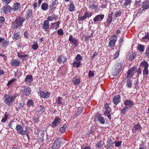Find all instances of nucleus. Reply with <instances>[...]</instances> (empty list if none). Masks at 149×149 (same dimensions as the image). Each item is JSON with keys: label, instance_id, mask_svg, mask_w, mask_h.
I'll use <instances>...</instances> for the list:
<instances>
[{"label": "nucleus", "instance_id": "40", "mask_svg": "<svg viewBox=\"0 0 149 149\" xmlns=\"http://www.w3.org/2000/svg\"><path fill=\"white\" fill-rule=\"evenodd\" d=\"M141 64V66L144 68V69L148 68L149 66V64L147 62H142Z\"/></svg>", "mask_w": 149, "mask_h": 149}, {"label": "nucleus", "instance_id": "32", "mask_svg": "<svg viewBox=\"0 0 149 149\" xmlns=\"http://www.w3.org/2000/svg\"><path fill=\"white\" fill-rule=\"evenodd\" d=\"M20 38L21 36L19 32H17L14 33L13 37V39H14L16 40H18L20 39Z\"/></svg>", "mask_w": 149, "mask_h": 149}, {"label": "nucleus", "instance_id": "24", "mask_svg": "<svg viewBox=\"0 0 149 149\" xmlns=\"http://www.w3.org/2000/svg\"><path fill=\"white\" fill-rule=\"evenodd\" d=\"M32 10L31 9L28 10L26 11V19H28L31 18L32 15Z\"/></svg>", "mask_w": 149, "mask_h": 149}, {"label": "nucleus", "instance_id": "34", "mask_svg": "<svg viewBox=\"0 0 149 149\" xmlns=\"http://www.w3.org/2000/svg\"><path fill=\"white\" fill-rule=\"evenodd\" d=\"M121 11L119 10H117L114 13V15L113 16L114 19L116 18V17L119 16L121 15Z\"/></svg>", "mask_w": 149, "mask_h": 149}, {"label": "nucleus", "instance_id": "59", "mask_svg": "<svg viewBox=\"0 0 149 149\" xmlns=\"http://www.w3.org/2000/svg\"><path fill=\"white\" fill-rule=\"evenodd\" d=\"M119 50H117L116 53L114 56V59H116L119 56Z\"/></svg>", "mask_w": 149, "mask_h": 149}, {"label": "nucleus", "instance_id": "54", "mask_svg": "<svg viewBox=\"0 0 149 149\" xmlns=\"http://www.w3.org/2000/svg\"><path fill=\"white\" fill-rule=\"evenodd\" d=\"M7 113H6L4 114L3 118L2 119L1 121L2 122H5L8 118V116L6 114Z\"/></svg>", "mask_w": 149, "mask_h": 149}, {"label": "nucleus", "instance_id": "39", "mask_svg": "<svg viewBox=\"0 0 149 149\" xmlns=\"http://www.w3.org/2000/svg\"><path fill=\"white\" fill-rule=\"evenodd\" d=\"M149 40V33H147L145 36L143 37L142 41L143 42L147 41Z\"/></svg>", "mask_w": 149, "mask_h": 149}, {"label": "nucleus", "instance_id": "37", "mask_svg": "<svg viewBox=\"0 0 149 149\" xmlns=\"http://www.w3.org/2000/svg\"><path fill=\"white\" fill-rule=\"evenodd\" d=\"M72 65L73 66V67H74L78 68L81 65V62H79L77 61H75L72 63Z\"/></svg>", "mask_w": 149, "mask_h": 149}, {"label": "nucleus", "instance_id": "64", "mask_svg": "<svg viewBox=\"0 0 149 149\" xmlns=\"http://www.w3.org/2000/svg\"><path fill=\"white\" fill-rule=\"evenodd\" d=\"M146 54L147 57L149 56V45L148 46L146 49Z\"/></svg>", "mask_w": 149, "mask_h": 149}, {"label": "nucleus", "instance_id": "62", "mask_svg": "<svg viewBox=\"0 0 149 149\" xmlns=\"http://www.w3.org/2000/svg\"><path fill=\"white\" fill-rule=\"evenodd\" d=\"M88 76L89 77H93L94 76V72L93 71L90 70L88 73Z\"/></svg>", "mask_w": 149, "mask_h": 149}, {"label": "nucleus", "instance_id": "47", "mask_svg": "<svg viewBox=\"0 0 149 149\" xmlns=\"http://www.w3.org/2000/svg\"><path fill=\"white\" fill-rule=\"evenodd\" d=\"M5 20L4 17H0V27H1L3 24V22Z\"/></svg>", "mask_w": 149, "mask_h": 149}, {"label": "nucleus", "instance_id": "63", "mask_svg": "<svg viewBox=\"0 0 149 149\" xmlns=\"http://www.w3.org/2000/svg\"><path fill=\"white\" fill-rule=\"evenodd\" d=\"M15 79H12L11 80H10L8 82L7 84V86H8L12 85Z\"/></svg>", "mask_w": 149, "mask_h": 149}, {"label": "nucleus", "instance_id": "45", "mask_svg": "<svg viewBox=\"0 0 149 149\" xmlns=\"http://www.w3.org/2000/svg\"><path fill=\"white\" fill-rule=\"evenodd\" d=\"M75 59L77 61L81 62V61L83 59V58L80 55L78 54L77 55Z\"/></svg>", "mask_w": 149, "mask_h": 149}, {"label": "nucleus", "instance_id": "42", "mask_svg": "<svg viewBox=\"0 0 149 149\" xmlns=\"http://www.w3.org/2000/svg\"><path fill=\"white\" fill-rule=\"evenodd\" d=\"M84 15L86 19L91 17L93 15V13L92 12H85L84 13Z\"/></svg>", "mask_w": 149, "mask_h": 149}, {"label": "nucleus", "instance_id": "11", "mask_svg": "<svg viewBox=\"0 0 149 149\" xmlns=\"http://www.w3.org/2000/svg\"><path fill=\"white\" fill-rule=\"evenodd\" d=\"M136 68L135 67H132L129 69L127 72V78L130 79L133 75L134 72Z\"/></svg>", "mask_w": 149, "mask_h": 149}, {"label": "nucleus", "instance_id": "16", "mask_svg": "<svg viewBox=\"0 0 149 149\" xmlns=\"http://www.w3.org/2000/svg\"><path fill=\"white\" fill-rule=\"evenodd\" d=\"M10 64L13 66L17 67L19 66L20 62L19 60L15 59L11 61Z\"/></svg>", "mask_w": 149, "mask_h": 149}, {"label": "nucleus", "instance_id": "30", "mask_svg": "<svg viewBox=\"0 0 149 149\" xmlns=\"http://www.w3.org/2000/svg\"><path fill=\"white\" fill-rule=\"evenodd\" d=\"M26 105L28 107H33L34 102L31 99L29 100L27 103Z\"/></svg>", "mask_w": 149, "mask_h": 149}, {"label": "nucleus", "instance_id": "56", "mask_svg": "<svg viewBox=\"0 0 149 149\" xmlns=\"http://www.w3.org/2000/svg\"><path fill=\"white\" fill-rule=\"evenodd\" d=\"M8 44V42L7 40H3V41L2 45L3 47H6L7 46Z\"/></svg>", "mask_w": 149, "mask_h": 149}, {"label": "nucleus", "instance_id": "25", "mask_svg": "<svg viewBox=\"0 0 149 149\" xmlns=\"http://www.w3.org/2000/svg\"><path fill=\"white\" fill-rule=\"evenodd\" d=\"M2 9L4 12L7 13L10 12L12 8L9 5H6L4 6Z\"/></svg>", "mask_w": 149, "mask_h": 149}, {"label": "nucleus", "instance_id": "26", "mask_svg": "<svg viewBox=\"0 0 149 149\" xmlns=\"http://www.w3.org/2000/svg\"><path fill=\"white\" fill-rule=\"evenodd\" d=\"M136 54L135 53L131 52L129 53L128 56V59L130 61H132L135 58Z\"/></svg>", "mask_w": 149, "mask_h": 149}, {"label": "nucleus", "instance_id": "4", "mask_svg": "<svg viewBox=\"0 0 149 149\" xmlns=\"http://www.w3.org/2000/svg\"><path fill=\"white\" fill-rule=\"evenodd\" d=\"M16 130L18 134L22 135H23L25 133H26V130H24L23 127L20 124H18L16 125Z\"/></svg>", "mask_w": 149, "mask_h": 149}, {"label": "nucleus", "instance_id": "8", "mask_svg": "<svg viewBox=\"0 0 149 149\" xmlns=\"http://www.w3.org/2000/svg\"><path fill=\"white\" fill-rule=\"evenodd\" d=\"M149 8V0H146L142 4V6L140 10L143 12L144 9H148Z\"/></svg>", "mask_w": 149, "mask_h": 149}, {"label": "nucleus", "instance_id": "29", "mask_svg": "<svg viewBox=\"0 0 149 149\" xmlns=\"http://www.w3.org/2000/svg\"><path fill=\"white\" fill-rule=\"evenodd\" d=\"M20 6V4L18 3H16L14 4L13 6V10L15 11L18 10Z\"/></svg>", "mask_w": 149, "mask_h": 149}, {"label": "nucleus", "instance_id": "27", "mask_svg": "<svg viewBox=\"0 0 149 149\" xmlns=\"http://www.w3.org/2000/svg\"><path fill=\"white\" fill-rule=\"evenodd\" d=\"M97 117L98 120L101 124H103L105 122V119L100 115L98 114L97 115Z\"/></svg>", "mask_w": 149, "mask_h": 149}, {"label": "nucleus", "instance_id": "44", "mask_svg": "<svg viewBox=\"0 0 149 149\" xmlns=\"http://www.w3.org/2000/svg\"><path fill=\"white\" fill-rule=\"evenodd\" d=\"M66 126L67 125L66 124H64L62 127L60 128V131L61 133H63L65 132Z\"/></svg>", "mask_w": 149, "mask_h": 149}, {"label": "nucleus", "instance_id": "14", "mask_svg": "<svg viewBox=\"0 0 149 149\" xmlns=\"http://www.w3.org/2000/svg\"><path fill=\"white\" fill-rule=\"evenodd\" d=\"M61 24L60 21H57L51 24V27L52 29L56 30L59 28V25Z\"/></svg>", "mask_w": 149, "mask_h": 149}, {"label": "nucleus", "instance_id": "61", "mask_svg": "<svg viewBox=\"0 0 149 149\" xmlns=\"http://www.w3.org/2000/svg\"><path fill=\"white\" fill-rule=\"evenodd\" d=\"M28 57V55L24 54L21 59H22L23 61L26 60L27 59Z\"/></svg>", "mask_w": 149, "mask_h": 149}, {"label": "nucleus", "instance_id": "18", "mask_svg": "<svg viewBox=\"0 0 149 149\" xmlns=\"http://www.w3.org/2000/svg\"><path fill=\"white\" fill-rule=\"evenodd\" d=\"M124 104L125 106H127L130 108L132 107L134 104L133 102L129 100H126L124 102Z\"/></svg>", "mask_w": 149, "mask_h": 149}, {"label": "nucleus", "instance_id": "5", "mask_svg": "<svg viewBox=\"0 0 149 149\" xmlns=\"http://www.w3.org/2000/svg\"><path fill=\"white\" fill-rule=\"evenodd\" d=\"M60 118L57 116L55 117L52 123L51 126L52 127L54 128L55 127L58 126L61 123Z\"/></svg>", "mask_w": 149, "mask_h": 149}, {"label": "nucleus", "instance_id": "19", "mask_svg": "<svg viewBox=\"0 0 149 149\" xmlns=\"http://www.w3.org/2000/svg\"><path fill=\"white\" fill-rule=\"evenodd\" d=\"M63 63L65 62L67 60L65 56H63L62 55H60L58 57L57 59L58 62L60 64L62 63L63 61Z\"/></svg>", "mask_w": 149, "mask_h": 149}, {"label": "nucleus", "instance_id": "48", "mask_svg": "<svg viewBox=\"0 0 149 149\" xmlns=\"http://www.w3.org/2000/svg\"><path fill=\"white\" fill-rule=\"evenodd\" d=\"M80 82V79H76L73 81V84L74 85L76 86L79 84Z\"/></svg>", "mask_w": 149, "mask_h": 149}, {"label": "nucleus", "instance_id": "9", "mask_svg": "<svg viewBox=\"0 0 149 149\" xmlns=\"http://www.w3.org/2000/svg\"><path fill=\"white\" fill-rule=\"evenodd\" d=\"M104 15L103 14L97 15L93 19V20L94 22L96 23L101 21L104 19Z\"/></svg>", "mask_w": 149, "mask_h": 149}, {"label": "nucleus", "instance_id": "55", "mask_svg": "<svg viewBox=\"0 0 149 149\" xmlns=\"http://www.w3.org/2000/svg\"><path fill=\"white\" fill-rule=\"evenodd\" d=\"M110 112L109 111H105L104 114L106 116H107L108 117V118L109 120H110L111 119V116H110Z\"/></svg>", "mask_w": 149, "mask_h": 149}, {"label": "nucleus", "instance_id": "1", "mask_svg": "<svg viewBox=\"0 0 149 149\" xmlns=\"http://www.w3.org/2000/svg\"><path fill=\"white\" fill-rule=\"evenodd\" d=\"M25 20V19L23 17H18L13 23V25L15 28L17 29L22 26V24Z\"/></svg>", "mask_w": 149, "mask_h": 149}, {"label": "nucleus", "instance_id": "52", "mask_svg": "<svg viewBox=\"0 0 149 149\" xmlns=\"http://www.w3.org/2000/svg\"><path fill=\"white\" fill-rule=\"evenodd\" d=\"M57 33L60 36H62L64 34L63 31L61 29H60L57 30Z\"/></svg>", "mask_w": 149, "mask_h": 149}, {"label": "nucleus", "instance_id": "12", "mask_svg": "<svg viewBox=\"0 0 149 149\" xmlns=\"http://www.w3.org/2000/svg\"><path fill=\"white\" fill-rule=\"evenodd\" d=\"M113 12H111V14L108 15V16L107 18V21L106 23L107 24L108 26H109L112 21L113 19Z\"/></svg>", "mask_w": 149, "mask_h": 149}, {"label": "nucleus", "instance_id": "3", "mask_svg": "<svg viewBox=\"0 0 149 149\" xmlns=\"http://www.w3.org/2000/svg\"><path fill=\"white\" fill-rule=\"evenodd\" d=\"M122 64L121 63H116L115 66V69L112 72V74L114 76L117 75L121 72L122 70Z\"/></svg>", "mask_w": 149, "mask_h": 149}, {"label": "nucleus", "instance_id": "53", "mask_svg": "<svg viewBox=\"0 0 149 149\" xmlns=\"http://www.w3.org/2000/svg\"><path fill=\"white\" fill-rule=\"evenodd\" d=\"M86 19V18L84 15L83 16H79L78 19L79 21H82Z\"/></svg>", "mask_w": 149, "mask_h": 149}, {"label": "nucleus", "instance_id": "6", "mask_svg": "<svg viewBox=\"0 0 149 149\" xmlns=\"http://www.w3.org/2000/svg\"><path fill=\"white\" fill-rule=\"evenodd\" d=\"M68 40L71 44L74 45L75 47H77L79 45L77 40L73 37L71 34L70 35Z\"/></svg>", "mask_w": 149, "mask_h": 149}, {"label": "nucleus", "instance_id": "7", "mask_svg": "<svg viewBox=\"0 0 149 149\" xmlns=\"http://www.w3.org/2000/svg\"><path fill=\"white\" fill-rule=\"evenodd\" d=\"M63 143H61V141L60 139H56L54 141L52 148L53 149H57Z\"/></svg>", "mask_w": 149, "mask_h": 149}, {"label": "nucleus", "instance_id": "31", "mask_svg": "<svg viewBox=\"0 0 149 149\" xmlns=\"http://www.w3.org/2000/svg\"><path fill=\"white\" fill-rule=\"evenodd\" d=\"M89 6L90 8L92 10H96L98 8V5L96 4H89Z\"/></svg>", "mask_w": 149, "mask_h": 149}, {"label": "nucleus", "instance_id": "13", "mask_svg": "<svg viewBox=\"0 0 149 149\" xmlns=\"http://www.w3.org/2000/svg\"><path fill=\"white\" fill-rule=\"evenodd\" d=\"M42 28L45 31H47L49 28V22L48 20L44 21L43 24H42Z\"/></svg>", "mask_w": 149, "mask_h": 149}, {"label": "nucleus", "instance_id": "41", "mask_svg": "<svg viewBox=\"0 0 149 149\" xmlns=\"http://www.w3.org/2000/svg\"><path fill=\"white\" fill-rule=\"evenodd\" d=\"M68 9L70 11L72 12L75 10V8L74 4L71 3Z\"/></svg>", "mask_w": 149, "mask_h": 149}, {"label": "nucleus", "instance_id": "22", "mask_svg": "<svg viewBox=\"0 0 149 149\" xmlns=\"http://www.w3.org/2000/svg\"><path fill=\"white\" fill-rule=\"evenodd\" d=\"M107 149H112V146H114V142L111 139H109L107 141Z\"/></svg>", "mask_w": 149, "mask_h": 149}, {"label": "nucleus", "instance_id": "28", "mask_svg": "<svg viewBox=\"0 0 149 149\" xmlns=\"http://www.w3.org/2000/svg\"><path fill=\"white\" fill-rule=\"evenodd\" d=\"M48 8V4L45 2L42 3L41 6V8L42 10L44 11L47 10Z\"/></svg>", "mask_w": 149, "mask_h": 149}, {"label": "nucleus", "instance_id": "21", "mask_svg": "<svg viewBox=\"0 0 149 149\" xmlns=\"http://www.w3.org/2000/svg\"><path fill=\"white\" fill-rule=\"evenodd\" d=\"M33 80L32 76L30 75L26 76L24 81L26 84L31 83Z\"/></svg>", "mask_w": 149, "mask_h": 149}, {"label": "nucleus", "instance_id": "58", "mask_svg": "<svg viewBox=\"0 0 149 149\" xmlns=\"http://www.w3.org/2000/svg\"><path fill=\"white\" fill-rule=\"evenodd\" d=\"M58 3V1L57 0H53V1L52 2L50 6H52V7H53L54 6L57 4Z\"/></svg>", "mask_w": 149, "mask_h": 149}, {"label": "nucleus", "instance_id": "43", "mask_svg": "<svg viewBox=\"0 0 149 149\" xmlns=\"http://www.w3.org/2000/svg\"><path fill=\"white\" fill-rule=\"evenodd\" d=\"M104 144V142L103 141H100L97 143H96V145L98 148H101Z\"/></svg>", "mask_w": 149, "mask_h": 149}, {"label": "nucleus", "instance_id": "50", "mask_svg": "<svg viewBox=\"0 0 149 149\" xmlns=\"http://www.w3.org/2000/svg\"><path fill=\"white\" fill-rule=\"evenodd\" d=\"M105 108L106 111L110 112L111 111V109L109 107V104L106 103L105 104Z\"/></svg>", "mask_w": 149, "mask_h": 149}, {"label": "nucleus", "instance_id": "23", "mask_svg": "<svg viewBox=\"0 0 149 149\" xmlns=\"http://www.w3.org/2000/svg\"><path fill=\"white\" fill-rule=\"evenodd\" d=\"M58 18V16L56 15L53 14L52 15H50L47 18V20L48 21H52L54 20H56Z\"/></svg>", "mask_w": 149, "mask_h": 149}, {"label": "nucleus", "instance_id": "15", "mask_svg": "<svg viewBox=\"0 0 149 149\" xmlns=\"http://www.w3.org/2000/svg\"><path fill=\"white\" fill-rule=\"evenodd\" d=\"M39 93L40 97L42 98L47 99L49 96L50 94L48 92H45L40 91Z\"/></svg>", "mask_w": 149, "mask_h": 149}, {"label": "nucleus", "instance_id": "10", "mask_svg": "<svg viewBox=\"0 0 149 149\" xmlns=\"http://www.w3.org/2000/svg\"><path fill=\"white\" fill-rule=\"evenodd\" d=\"M22 87H24L22 92V94L24 95V96H28L31 93V89L28 87H25L24 86Z\"/></svg>", "mask_w": 149, "mask_h": 149}, {"label": "nucleus", "instance_id": "57", "mask_svg": "<svg viewBox=\"0 0 149 149\" xmlns=\"http://www.w3.org/2000/svg\"><path fill=\"white\" fill-rule=\"evenodd\" d=\"M32 47L33 49L36 50L38 48V44H33L32 45Z\"/></svg>", "mask_w": 149, "mask_h": 149}, {"label": "nucleus", "instance_id": "60", "mask_svg": "<svg viewBox=\"0 0 149 149\" xmlns=\"http://www.w3.org/2000/svg\"><path fill=\"white\" fill-rule=\"evenodd\" d=\"M148 68L144 69L143 70V74L144 75H148Z\"/></svg>", "mask_w": 149, "mask_h": 149}, {"label": "nucleus", "instance_id": "51", "mask_svg": "<svg viewBox=\"0 0 149 149\" xmlns=\"http://www.w3.org/2000/svg\"><path fill=\"white\" fill-rule=\"evenodd\" d=\"M114 143L116 147H118L121 145L122 142L121 141H116L114 142Z\"/></svg>", "mask_w": 149, "mask_h": 149}, {"label": "nucleus", "instance_id": "33", "mask_svg": "<svg viewBox=\"0 0 149 149\" xmlns=\"http://www.w3.org/2000/svg\"><path fill=\"white\" fill-rule=\"evenodd\" d=\"M138 50L141 52H143L144 50V46L141 44H139L137 46Z\"/></svg>", "mask_w": 149, "mask_h": 149}, {"label": "nucleus", "instance_id": "36", "mask_svg": "<svg viewBox=\"0 0 149 149\" xmlns=\"http://www.w3.org/2000/svg\"><path fill=\"white\" fill-rule=\"evenodd\" d=\"M141 128V127L139 124L136 125L134 126L132 131L134 132H135L137 131L140 130Z\"/></svg>", "mask_w": 149, "mask_h": 149}, {"label": "nucleus", "instance_id": "46", "mask_svg": "<svg viewBox=\"0 0 149 149\" xmlns=\"http://www.w3.org/2000/svg\"><path fill=\"white\" fill-rule=\"evenodd\" d=\"M62 98L61 97H58L57 99V104L59 106L61 104H62L63 102L62 101Z\"/></svg>", "mask_w": 149, "mask_h": 149}, {"label": "nucleus", "instance_id": "35", "mask_svg": "<svg viewBox=\"0 0 149 149\" xmlns=\"http://www.w3.org/2000/svg\"><path fill=\"white\" fill-rule=\"evenodd\" d=\"M37 111L38 112H44L45 111V107L43 105H40L37 108Z\"/></svg>", "mask_w": 149, "mask_h": 149}, {"label": "nucleus", "instance_id": "38", "mask_svg": "<svg viewBox=\"0 0 149 149\" xmlns=\"http://www.w3.org/2000/svg\"><path fill=\"white\" fill-rule=\"evenodd\" d=\"M132 80L130 79H128L126 82V85L127 88H131L132 87Z\"/></svg>", "mask_w": 149, "mask_h": 149}, {"label": "nucleus", "instance_id": "17", "mask_svg": "<svg viewBox=\"0 0 149 149\" xmlns=\"http://www.w3.org/2000/svg\"><path fill=\"white\" fill-rule=\"evenodd\" d=\"M120 96L119 95L115 96L113 98V103L116 105L118 104L120 101Z\"/></svg>", "mask_w": 149, "mask_h": 149}, {"label": "nucleus", "instance_id": "20", "mask_svg": "<svg viewBox=\"0 0 149 149\" xmlns=\"http://www.w3.org/2000/svg\"><path fill=\"white\" fill-rule=\"evenodd\" d=\"M113 36L116 37V38H117V37L116 36L114 35ZM117 40V39L111 40L109 43V47L110 48L113 47L115 45V44Z\"/></svg>", "mask_w": 149, "mask_h": 149}, {"label": "nucleus", "instance_id": "2", "mask_svg": "<svg viewBox=\"0 0 149 149\" xmlns=\"http://www.w3.org/2000/svg\"><path fill=\"white\" fill-rule=\"evenodd\" d=\"M17 96V94H15L12 96H10L8 95H6L5 96L4 102L8 105L11 106L13 104V102Z\"/></svg>", "mask_w": 149, "mask_h": 149}, {"label": "nucleus", "instance_id": "49", "mask_svg": "<svg viewBox=\"0 0 149 149\" xmlns=\"http://www.w3.org/2000/svg\"><path fill=\"white\" fill-rule=\"evenodd\" d=\"M132 0H125V1L124 3V7L126 8L127 6L128 5H130V3L132 2Z\"/></svg>", "mask_w": 149, "mask_h": 149}]
</instances>
